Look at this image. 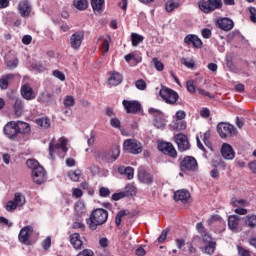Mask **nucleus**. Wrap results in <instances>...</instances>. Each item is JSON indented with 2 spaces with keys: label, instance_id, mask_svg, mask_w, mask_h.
I'll return each mask as SVG.
<instances>
[{
  "label": "nucleus",
  "instance_id": "f257e3e1",
  "mask_svg": "<svg viewBox=\"0 0 256 256\" xmlns=\"http://www.w3.org/2000/svg\"><path fill=\"white\" fill-rule=\"evenodd\" d=\"M4 135L11 140H15L18 135H27L31 133V126L24 121H10L3 128Z\"/></svg>",
  "mask_w": 256,
  "mask_h": 256
},
{
  "label": "nucleus",
  "instance_id": "f03ea898",
  "mask_svg": "<svg viewBox=\"0 0 256 256\" xmlns=\"http://www.w3.org/2000/svg\"><path fill=\"white\" fill-rule=\"evenodd\" d=\"M107 219H109V212L103 208H98L91 212L90 217L86 219V223L90 231H97V227L105 225Z\"/></svg>",
  "mask_w": 256,
  "mask_h": 256
},
{
  "label": "nucleus",
  "instance_id": "7ed1b4c3",
  "mask_svg": "<svg viewBox=\"0 0 256 256\" xmlns=\"http://www.w3.org/2000/svg\"><path fill=\"white\" fill-rule=\"evenodd\" d=\"M67 138L61 137L59 138L58 142L55 141V139H52L49 143V157L52 159V161L55 159V153H59V151H62L64 153H67L69 151V148H67Z\"/></svg>",
  "mask_w": 256,
  "mask_h": 256
},
{
  "label": "nucleus",
  "instance_id": "20e7f679",
  "mask_svg": "<svg viewBox=\"0 0 256 256\" xmlns=\"http://www.w3.org/2000/svg\"><path fill=\"white\" fill-rule=\"evenodd\" d=\"M198 6L202 13L209 14L217 11V9H222L223 0H200Z\"/></svg>",
  "mask_w": 256,
  "mask_h": 256
},
{
  "label": "nucleus",
  "instance_id": "39448f33",
  "mask_svg": "<svg viewBox=\"0 0 256 256\" xmlns=\"http://www.w3.org/2000/svg\"><path fill=\"white\" fill-rule=\"evenodd\" d=\"M180 171L183 173H195L199 171L197 159L193 156H185L180 162Z\"/></svg>",
  "mask_w": 256,
  "mask_h": 256
},
{
  "label": "nucleus",
  "instance_id": "423d86ee",
  "mask_svg": "<svg viewBox=\"0 0 256 256\" xmlns=\"http://www.w3.org/2000/svg\"><path fill=\"white\" fill-rule=\"evenodd\" d=\"M159 95L167 105H175L179 101V94L175 90L167 87H162Z\"/></svg>",
  "mask_w": 256,
  "mask_h": 256
},
{
  "label": "nucleus",
  "instance_id": "0eeeda50",
  "mask_svg": "<svg viewBox=\"0 0 256 256\" xmlns=\"http://www.w3.org/2000/svg\"><path fill=\"white\" fill-rule=\"evenodd\" d=\"M123 149L132 155H139L143 153V144L135 139H127L123 143Z\"/></svg>",
  "mask_w": 256,
  "mask_h": 256
},
{
  "label": "nucleus",
  "instance_id": "6e6552de",
  "mask_svg": "<svg viewBox=\"0 0 256 256\" xmlns=\"http://www.w3.org/2000/svg\"><path fill=\"white\" fill-rule=\"evenodd\" d=\"M148 113L154 117V126L156 129H165L167 121L165 120V115L161 110L149 108Z\"/></svg>",
  "mask_w": 256,
  "mask_h": 256
},
{
  "label": "nucleus",
  "instance_id": "1a4fd4ad",
  "mask_svg": "<svg viewBox=\"0 0 256 256\" xmlns=\"http://www.w3.org/2000/svg\"><path fill=\"white\" fill-rule=\"evenodd\" d=\"M120 154H121V150H119L118 147H115L109 151L98 152V157L99 159H101L102 161H105L106 163H113L114 161H117Z\"/></svg>",
  "mask_w": 256,
  "mask_h": 256
},
{
  "label": "nucleus",
  "instance_id": "9d476101",
  "mask_svg": "<svg viewBox=\"0 0 256 256\" xmlns=\"http://www.w3.org/2000/svg\"><path fill=\"white\" fill-rule=\"evenodd\" d=\"M217 133L220 135L221 139H227V137L235 135V126L227 122H220L217 125Z\"/></svg>",
  "mask_w": 256,
  "mask_h": 256
},
{
  "label": "nucleus",
  "instance_id": "9b49d317",
  "mask_svg": "<svg viewBox=\"0 0 256 256\" xmlns=\"http://www.w3.org/2000/svg\"><path fill=\"white\" fill-rule=\"evenodd\" d=\"M174 141L177 144L178 151H180V153H185V151H189V149H191L189 138H187V135L183 133L176 134L174 136Z\"/></svg>",
  "mask_w": 256,
  "mask_h": 256
},
{
  "label": "nucleus",
  "instance_id": "f8f14e48",
  "mask_svg": "<svg viewBox=\"0 0 256 256\" xmlns=\"http://www.w3.org/2000/svg\"><path fill=\"white\" fill-rule=\"evenodd\" d=\"M32 179L36 185H43L47 181V171L43 166L37 167L32 171Z\"/></svg>",
  "mask_w": 256,
  "mask_h": 256
},
{
  "label": "nucleus",
  "instance_id": "ddd939ff",
  "mask_svg": "<svg viewBox=\"0 0 256 256\" xmlns=\"http://www.w3.org/2000/svg\"><path fill=\"white\" fill-rule=\"evenodd\" d=\"M158 149L164 155H168V157H171L172 159H177V150L175 149V146H173V144L171 142L159 143Z\"/></svg>",
  "mask_w": 256,
  "mask_h": 256
},
{
  "label": "nucleus",
  "instance_id": "4468645a",
  "mask_svg": "<svg viewBox=\"0 0 256 256\" xmlns=\"http://www.w3.org/2000/svg\"><path fill=\"white\" fill-rule=\"evenodd\" d=\"M122 105L126 113H132L133 115H135L139 113V111H141V103L136 100H123Z\"/></svg>",
  "mask_w": 256,
  "mask_h": 256
},
{
  "label": "nucleus",
  "instance_id": "2eb2a0df",
  "mask_svg": "<svg viewBox=\"0 0 256 256\" xmlns=\"http://www.w3.org/2000/svg\"><path fill=\"white\" fill-rule=\"evenodd\" d=\"M33 234V228L31 226H25L23 227L18 235V239L20 243H23V245H30L29 239L31 235Z\"/></svg>",
  "mask_w": 256,
  "mask_h": 256
},
{
  "label": "nucleus",
  "instance_id": "dca6fc26",
  "mask_svg": "<svg viewBox=\"0 0 256 256\" xmlns=\"http://www.w3.org/2000/svg\"><path fill=\"white\" fill-rule=\"evenodd\" d=\"M216 27L222 31H231L235 27V23L229 18H218L216 20Z\"/></svg>",
  "mask_w": 256,
  "mask_h": 256
},
{
  "label": "nucleus",
  "instance_id": "f3484780",
  "mask_svg": "<svg viewBox=\"0 0 256 256\" xmlns=\"http://www.w3.org/2000/svg\"><path fill=\"white\" fill-rule=\"evenodd\" d=\"M83 39H85V33L81 31L72 34L70 37V45L72 49H79V47H81V43H83Z\"/></svg>",
  "mask_w": 256,
  "mask_h": 256
},
{
  "label": "nucleus",
  "instance_id": "a211bd4d",
  "mask_svg": "<svg viewBox=\"0 0 256 256\" xmlns=\"http://www.w3.org/2000/svg\"><path fill=\"white\" fill-rule=\"evenodd\" d=\"M184 43L186 45H193L196 49H201V47H203V41H201L195 34H188L185 36Z\"/></svg>",
  "mask_w": 256,
  "mask_h": 256
},
{
  "label": "nucleus",
  "instance_id": "6ab92c4d",
  "mask_svg": "<svg viewBox=\"0 0 256 256\" xmlns=\"http://www.w3.org/2000/svg\"><path fill=\"white\" fill-rule=\"evenodd\" d=\"M189 199H191V193L185 189L177 190L174 193V201H181L185 205L189 203Z\"/></svg>",
  "mask_w": 256,
  "mask_h": 256
},
{
  "label": "nucleus",
  "instance_id": "aec40b11",
  "mask_svg": "<svg viewBox=\"0 0 256 256\" xmlns=\"http://www.w3.org/2000/svg\"><path fill=\"white\" fill-rule=\"evenodd\" d=\"M138 179L141 183H145V185H153V174L145 171V169L138 170Z\"/></svg>",
  "mask_w": 256,
  "mask_h": 256
},
{
  "label": "nucleus",
  "instance_id": "412c9836",
  "mask_svg": "<svg viewBox=\"0 0 256 256\" xmlns=\"http://www.w3.org/2000/svg\"><path fill=\"white\" fill-rule=\"evenodd\" d=\"M14 101L13 109L14 115L16 117H21L23 115V110L25 109V104L21 98L10 97Z\"/></svg>",
  "mask_w": 256,
  "mask_h": 256
},
{
  "label": "nucleus",
  "instance_id": "4be33fe9",
  "mask_svg": "<svg viewBox=\"0 0 256 256\" xmlns=\"http://www.w3.org/2000/svg\"><path fill=\"white\" fill-rule=\"evenodd\" d=\"M18 11L21 17H29L31 15V4L29 1L24 0L19 2Z\"/></svg>",
  "mask_w": 256,
  "mask_h": 256
},
{
  "label": "nucleus",
  "instance_id": "5701e85b",
  "mask_svg": "<svg viewBox=\"0 0 256 256\" xmlns=\"http://www.w3.org/2000/svg\"><path fill=\"white\" fill-rule=\"evenodd\" d=\"M221 155L228 161L235 159V151H233V147L229 144H223L221 148Z\"/></svg>",
  "mask_w": 256,
  "mask_h": 256
},
{
  "label": "nucleus",
  "instance_id": "b1692460",
  "mask_svg": "<svg viewBox=\"0 0 256 256\" xmlns=\"http://www.w3.org/2000/svg\"><path fill=\"white\" fill-rule=\"evenodd\" d=\"M21 95L23 99H26V101L35 99V92H33V88L27 84L21 87Z\"/></svg>",
  "mask_w": 256,
  "mask_h": 256
},
{
  "label": "nucleus",
  "instance_id": "393cba45",
  "mask_svg": "<svg viewBox=\"0 0 256 256\" xmlns=\"http://www.w3.org/2000/svg\"><path fill=\"white\" fill-rule=\"evenodd\" d=\"M121 83H123V75L119 72H112L108 79V84H110L111 87H117V85H121Z\"/></svg>",
  "mask_w": 256,
  "mask_h": 256
},
{
  "label": "nucleus",
  "instance_id": "a878e982",
  "mask_svg": "<svg viewBox=\"0 0 256 256\" xmlns=\"http://www.w3.org/2000/svg\"><path fill=\"white\" fill-rule=\"evenodd\" d=\"M118 173L120 175H126L128 180H131V179H133V177H135V169H133V167H131V166H128V167L119 166Z\"/></svg>",
  "mask_w": 256,
  "mask_h": 256
},
{
  "label": "nucleus",
  "instance_id": "bb28decb",
  "mask_svg": "<svg viewBox=\"0 0 256 256\" xmlns=\"http://www.w3.org/2000/svg\"><path fill=\"white\" fill-rule=\"evenodd\" d=\"M15 79V74H5L0 78V89L5 91L9 89V81H13Z\"/></svg>",
  "mask_w": 256,
  "mask_h": 256
},
{
  "label": "nucleus",
  "instance_id": "cd10ccee",
  "mask_svg": "<svg viewBox=\"0 0 256 256\" xmlns=\"http://www.w3.org/2000/svg\"><path fill=\"white\" fill-rule=\"evenodd\" d=\"M239 221L241 217L238 215H231L228 217V227L231 231H237L239 229Z\"/></svg>",
  "mask_w": 256,
  "mask_h": 256
},
{
  "label": "nucleus",
  "instance_id": "c85d7f7f",
  "mask_svg": "<svg viewBox=\"0 0 256 256\" xmlns=\"http://www.w3.org/2000/svg\"><path fill=\"white\" fill-rule=\"evenodd\" d=\"M70 243L74 249H81V247H83V240H81V235L79 233L70 235Z\"/></svg>",
  "mask_w": 256,
  "mask_h": 256
},
{
  "label": "nucleus",
  "instance_id": "c756f323",
  "mask_svg": "<svg viewBox=\"0 0 256 256\" xmlns=\"http://www.w3.org/2000/svg\"><path fill=\"white\" fill-rule=\"evenodd\" d=\"M90 4L94 13H101L105 5V0H90Z\"/></svg>",
  "mask_w": 256,
  "mask_h": 256
},
{
  "label": "nucleus",
  "instance_id": "7c9ffc66",
  "mask_svg": "<svg viewBox=\"0 0 256 256\" xmlns=\"http://www.w3.org/2000/svg\"><path fill=\"white\" fill-rule=\"evenodd\" d=\"M144 40L145 37H143L141 34H137L135 32L131 34V41L133 47H138L139 43H143Z\"/></svg>",
  "mask_w": 256,
  "mask_h": 256
},
{
  "label": "nucleus",
  "instance_id": "2f4dec72",
  "mask_svg": "<svg viewBox=\"0 0 256 256\" xmlns=\"http://www.w3.org/2000/svg\"><path fill=\"white\" fill-rule=\"evenodd\" d=\"M36 124L41 129H49V127H51V121L49 120V118H45V117L36 119Z\"/></svg>",
  "mask_w": 256,
  "mask_h": 256
},
{
  "label": "nucleus",
  "instance_id": "473e14b6",
  "mask_svg": "<svg viewBox=\"0 0 256 256\" xmlns=\"http://www.w3.org/2000/svg\"><path fill=\"white\" fill-rule=\"evenodd\" d=\"M73 5L76 9H78V11H85V9H87V7H89V1L88 0H78V1H74Z\"/></svg>",
  "mask_w": 256,
  "mask_h": 256
},
{
  "label": "nucleus",
  "instance_id": "72a5a7b5",
  "mask_svg": "<svg viewBox=\"0 0 256 256\" xmlns=\"http://www.w3.org/2000/svg\"><path fill=\"white\" fill-rule=\"evenodd\" d=\"M123 193H125V197H133V195H137V188L133 184H128L125 186Z\"/></svg>",
  "mask_w": 256,
  "mask_h": 256
},
{
  "label": "nucleus",
  "instance_id": "f704fd0d",
  "mask_svg": "<svg viewBox=\"0 0 256 256\" xmlns=\"http://www.w3.org/2000/svg\"><path fill=\"white\" fill-rule=\"evenodd\" d=\"M179 6V2H175L174 0H168L165 4V9L167 13H171L172 11H175V9L179 8Z\"/></svg>",
  "mask_w": 256,
  "mask_h": 256
},
{
  "label": "nucleus",
  "instance_id": "c9c22d12",
  "mask_svg": "<svg viewBox=\"0 0 256 256\" xmlns=\"http://www.w3.org/2000/svg\"><path fill=\"white\" fill-rule=\"evenodd\" d=\"M216 242H210L205 247L202 248V252L207 255H213L215 253Z\"/></svg>",
  "mask_w": 256,
  "mask_h": 256
},
{
  "label": "nucleus",
  "instance_id": "e433bc0d",
  "mask_svg": "<svg viewBox=\"0 0 256 256\" xmlns=\"http://www.w3.org/2000/svg\"><path fill=\"white\" fill-rule=\"evenodd\" d=\"M74 209L77 215H85L87 213V209L85 208V203L78 201L75 203Z\"/></svg>",
  "mask_w": 256,
  "mask_h": 256
},
{
  "label": "nucleus",
  "instance_id": "4c0bfd02",
  "mask_svg": "<svg viewBox=\"0 0 256 256\" xmlns=\"http://www.w3.org/2000/svg\"><path fill=\"white\" fill-rule=\"evenodd\" d=\"M245 224L249 229L256 228V215L246 216Z\"/></svg>",
  "mask_w": 256,
  "mask_h": 256
},
{
  "label": "nucleus",
  "instance_id": "58836bf2",
  "mask_svg": "<svg viewBox=\"0 0 256 256\" xmlns=\"http://www.w3.org/2000/svg\"><path fill=\"white\" fill-rule=\"evenodd\" d=\"M14 203L18 207H23V205H25V196H23L21 193L17 192L14 196Z\"/></svg>",
  "mask_w": 256,
  "mask_h": 256
},
{
  "label": "nucleus",
  "instance_id": "ea45409f",
  "mask_svg": "<svg viewBox=\"0 0 256 256\" xmlns=\"http://www.w3.org/2000/svg\"><path fill=\"white\" fill-rule=\"evenodd\" d=\"M68 177L71 181L77 182L81 178V170L77 169L74 171L68 172Z\"/></svg>",
  "mask_w": 256,
  "mask_h": 256
},
{
  "label": "nucleus",
  "instance_id": "a19ab883",
  "mask_svg": "<svg viewBox=\"0 0 256 256\" xmlns=\"http://www.w3.org/2000/svg\"><path fill=\"white\" fill-rule=\"evenodd\" d=\"M127 213H129V211H127V210H120L116 214L115 223H116L117 227H119V225H121V221H122L123 217H125L127 215Z\"/></svg>",
  "mask_w": 256,
  "mask_h": 256
},
{
  "label": "nucleus",
  "instance_id": "79ce46f5",
  "mask_svg": "<svg viewBox=\"0 0 256 256\" xmlns=\"http://www.w3.org/2000/svg\"><path fill=\"white\" fill-rule=\"evenodd\" d=\"M26 165L29 169H32V171H35L37 167H41V164H39V162L35 159H28L26 161Z\"/></svg>",
  "mask_w": 256,
  "mask_h": 256
},
{
  "label": "nucleus",
  "instance_id": "37998d69",
  "mask_svg": "<svg viewBox=\"0 0 256 256\" xmlns=\"http://www.w3.org/2000/svg\"><path fill=\"white\" fill-rule=\"evenodd\" d=\"M102 39V48L104 49V53L109 52V41H111V38L108 36L106 38L100 37L98 38V41H101Z\"/></svg>",
  "mask_w": 256,
  "mask_h": 256
},
{
  "label": "nucleus",
  "instance_id": "c03bdc74",
  "mask_svg": "<svg viewBox=\"0 0 256 256\" xmlns=\"http://www.w3.org/2000/svg\"><path fill=\"white\" fill-rule=\"evenodd\" d=\"M63 103L66 107H73L75 105V98H73V96L71 95H67L64 98Z\"/></svg>",
  "mask_w": 256,
  "mask_h": 256
},
{
  "label": "nucleus",
  "instance_id": "a18cd8bd",
  "mask_svg": "<svg viewBox=\"0 0 256 256\" xmlns=\"http://www.w3.org/2000/svg\"><path fill=\"white\" fill-rule=\"evenodd\" d=\"M135 87L139 89V91H145L147 89V83L143 79H139L135 82Z\"/></svg>",
  "mask_w": 256,
  "mask_h": 256
},
{
  "label": "nucleus",
  "instance_id": "49530a36",
  "mask_svg": "<svg viewBox=\"0 0 256 256\" xmlns=\"http://www.w3.org/2000/svg\"><path fill=\"white\" fill-rule=\"evenodd\" d=\"M152 63H154V67L158 71H163V69H165V65H163V62H161L159 58H153Z\"/></svg>",
  "mask_w": 256,
  "mask_h": 256
},
{
  "label": "nucleus",
  "instance_id": "de8ad7c7",
  "mask_svg": "<svg viewBox=\"0 0 256 256\" xmlns=\"http://www.w3.org/2000/svg\"><path fill=\"white\" fill-rule=\"evenodd\" d=\"M182 65H185L188 69H193L195 67V61L189 60L188 58H182L181 59Z\"/></svg>",
  "mask_w": 256,
  "mask_h": 256
},
{
  "label": "nucleus",
  "instance_id": "09e8293b",
  "mask_svg": "<svg viewBox=\"0 0 256 256\" xmlns=\"http://www.w3.org/2000/svg\"><path fill=\"white\" fill-rule=\"evenodd\" d=\"M186 88L189 93H195V81L194 80H188L186 82Z\"/></svg>",
  "mask_w": 256,
  "mask_h": 256
},
{
  "label": "nucleus",
  "instance_id": "8fccbe9b",
  "mask_svg": "<svg viewBox=\"0 0 256 256\" xmlns=\"http://www.w3.org/2000/svg\"><path fill=\"white\" fill-rule=\"evenodd\" d=\"M201 237L204 243H215V241H213V238L211 237V234H209L208 232L202 233Z\"/></svg>",
  "mask_w": 256,
  "mask_h": 256
},
{
  "label": "nucleus",
  "instance_id": "3c124183",
  "mask_svg": "<svg viewBox=\"0 0 256 256\" xmlns=\"http://www.w3.org/2000/svg\"><path fill=\"white\" fill-rule=\"evenodd\" d=\"M17 204L15 203V201L10 200L7 202L5 209L6 211H15L17 209Z\"/></svg>",
  "mask_w": 256,
  "mask_h": 256
},
{
  "label": "nucleus",
  "instance_id": "603ef678",
  "mask_svg": "<svg viewBox=\"0 0 256 256\" xmlns=\"http://www.w3.org/2000/svg\"><path fill=\"white\" fill-rule=\"evenodd\" d=\"M110 125L114 127V129H121V120H119V118H111Z\"/></svg>",
  "mask_w": 256,
  "mask_h": 256
},
{
  "label": "nucleus",
  "instance_id": "864d4df0",
  "mask_svg": "<svg viewBox=\"0 0 256 256\" xmlns=\"http://www.w3.org/2000/svg\"><path fill=\"white\" fill-rule=\"evenodd\" d=\"M99 195L100 197H109V195H111V190L107 187H100Z\"/></svg>",
  "mask_w": 256,
  "mask_h": 256
},
{
  "label": "nucleus",
  "instance_id": "5fc2aeb1",
  "mask_svg": "<svg viewBox=\"0 0 256 256\" xmlns=\"http://www.w3.org/2000/svg\"><path fill=\"white\" fill-rule=\"evenodd\" d=\"M7 67L10 70L16 69L17 65H19V60L14 59L6 62Z\"/></svg>",
  "mask_w": 256,
  "mask_h": 256
},
{
  "label": "nucleus",
  "instance_id": "6e6d98bb",
  "mask_svg": "<svg viewBox=\"0 0 256 256\" xmlns=\"http://www.w3.org/2000/svg\"><path fill=\"white\" fill-rule=\"evenodd\" d=\"M72 196L75 197V199H81V197H83V190L74 188L72 191Z\"/></svg>",
  "mask_w": 256,
  "mask_h": 256
},
{
  "label": "nucleus",
  "instance_id": "4d7b16f0",
  "mask_svg": "<svg viewBox=\"0 0 256 256\" xmlns=\"http://www.w3.org/2000/svg\"><path fill=\"white\" fill-rule=\"evenodd\" d=\"M201 34L204 39H211V35H212L211 29L204 28L202 29Z\"/></svg>",
  "mask_w": 256,
  "mask_h": 256
},
{
  "label": "nucleus",
  "instance_id": "13d9d810",
  "mask_svg": "<svg viewBox=\"0 0 256 256\" xmlns=\"http://www.w3.org/2000/svg\"><path fill=\"white\" fill-rule=\"evenodd\" d=\"M215 221H221V216H219L218 214H214L207 220V223L210 226L213 225Z\"/></svg>",
  "mask_w": 256,
  "mask_h": 256
},
{
  "label": "nucleus",
  "instance_id": "bf43d9fd",
  "mask_svg": "<svg viewBox=\"0 0 256 256\" xmlns=\"http://www.w3.org/2000/svg\"><path fill=\"white\" fill-rule=\"evenodd\" d=\"M249 13H250V21L252 23H256V8L255 7H250L249 8Z\"/></svg>",
  "mask_w": 256,
  "mask_h": 256
},
{
  "label": "nucleus",
  "instance_id": "052dcab7",
  "mask_svg": "<svg viewBox=\"0 0 256 256\" xmlns=\"http://www.w3.org/2000/svg\"><path fill=\"white\" fill-rule=\"evenodd\" d=\"M53 75L56 77V79H59V81H65V74L59 70H54Z\"/></svg>",
  "mask_w": 256,
  "mask_h": 256
},
{
  "label": "nucleus",
  "instance_id": "680f3d73",
  "mask_svg": "<svg viewBox=\"0 0 256 256\" xmlns=\"http://www.w3.org/2000/svg\"><path fill=\"white\" fill-rule=\"evenodd\" d=\"M77 256H95V253L91 249H84L77 254Z\"/></svg>",
  "mask_w": 256,
  "mask_h": 256
},
{
  "label": "nucleus",
  "instance_id": "e2e57ef3",
  "mask_svg": "<svg viewBox=\"0 0 256 256\" xmlns=\"http://www.w3.org/2000/svg\"><path fill=\"white\" fill-rule=\"evenodd\" d=\"M237 249H238V254L240 256H251V253L249 252V250H247L241 246H238Z\"/></svg>",
  "mask_w": 256,
  "mask_h": 256
},
{
  "label": "nucleus",
  "instance_id": "0e129e2a",
  "mask_svg": "<svg viewBox=\"0 0 256 256\" xmlns=\"http://www.w3.org/2000/svg\"><path fill=\"white\" fill-rule=\"evenodd\" d=\"M125 193L124 192H119V193H114L112 195V201H119L120 199H125Z\"/></svg>",
  "mask_w": 256,
  "mask_h": 256
},
{
  "label": "nucleus",
  "instance_id": "69168bd1",
  "mask_svg": "<svg viewBox=\"0 0 256 256\" xmlns=\"http://www.w3.org/2000/svg\"><path fill=\"white\" fill-rule=\"evenodd\" d=\"M175 129L178 131H184V129H187V124L184 121H179L175 124Z\"/></svg>",
  "mask_w": 256,
  "mask_h": 256
},
{
  "label": "nucleus",
  "instance_id": "338daca9",
  "mask_svg": "<svg viewBox=\"0 0 256 256\" xmlns=\"http://www.w3.org/2000/svg\"><path fill=\"white\" fill-rule=\"evenodd\" d=\"M42 247L44 251H47V249L51 247V237H47L46 239H44V241L42 242Z\"/></svg>",
  "mask_w": 256,
  "mask_h": 256
},
{
  "label": "nucleus",
  "instance_id": "774afa93",
  "mask_svg": "<svg viewBox=\"0 0 256 256\" xmlns=\"http://www.w3.org/2000/svg\"><path fill=\"white\" fill-rule=\"evenodd\" d=\"M167 234H168L167 230H163L157 239L158 243H163L165 239H167Z\"/></svg>",
  "mask_w": 256,
  "mask_h": 256
}]
</instances>
